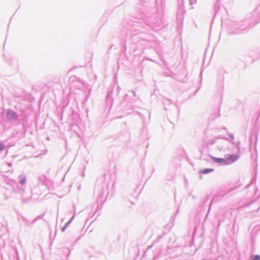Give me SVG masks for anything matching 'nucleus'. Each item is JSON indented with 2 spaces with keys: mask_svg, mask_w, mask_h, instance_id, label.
<instances>
[{
  "mask_svg": "<svg viewBox=\"0 0 260 260\" xmlns=\"http://www.w3.org/2000/svg\"><path fill=\"white\" fill-rule=\"evenodd\" d=\"M211 157L212 160L216 164L227 165L226 161L227 160L225 158H216L213 156H211Z\"/></svg>",
  "mask_w": 260,
  "mask_h": 260,
  "instance_id": "39448f33",
  "label": "nucleus"
},
{
  "mask_svg": "<svg viewBox=\"0 0 260 260\" xmlns=\"http://www.w3.org/2000/svg\"><path fill=\"white\" fill-rule=\"evenodd\" d=\"M252 260H260V256L259 255H254L251 256Z\"/></svg>",
  "mask_w": 260,
  "mask_h": 260,
  "instance_id": "6e6552de",
  "label": "nucleus"
},
{
  "mask_svg": "<svg viewBox=\"0 0 260 260\" xmlns=\"http://www.w3.org/2000/svg\"><path fill=\"white\" fill-rule=\"evenodd\" d=\"M229 137L232 139L233 140L234 137V135L232 134H230L229 135Z\"/></svg>",
  "mask_w": 260,
  "mask_h": 260,
  "instance_id": "dca6fc26",
  "label": "nucleus"
},
{
  "mask_svg": "<svg viewBox=\"0 0 260 260\" xmlns=\"http://www.w3.org/2000/svg\"><path fill=\"white\" fill-rule=\"evenodd\" d=\"M22 219H23L24 221H25L26 222H27L28 221L27 220H26L24 217H22Z\"/></svg>",
  "mask_w": 260,
  "mask_h": 260,
  "instance_id": "aec40b11",
  "label": "nucleus"
},
{
  "mask_svg": "<svg viewBox=\"0 0 260 260\" xmlns=\"http://www.w3.org/2000/svg\"><path fill=\"white\" fill-rule=\"evenodd\" d=\"M128 93L129 94H132L133 96H135V95H136V93L134 90L129 91Z\"/></svg>",
  "mask_w": 260,
  "mask_h": 260,
  "instance_id": "9b49d317",
  "label": "nucleus"
},
{
  "mask_svg": "<svg viewBox=\"0 0 260 260\" xmlns=\"http://www.w3.org/2000/svg\"><path fill=\"white\" fill-rule=\"evenodd\" d=\"M190 5H193L196 3V0H189Z\"/></svg>",
  "mask_w": 260,
  "mask_h": 260,
  "instance_id": "9d476101",
  "label": "nucleus"
},
{
  "mask_svg": "<svg viewBox=\"0 0 260 260\" xmlns=\"http://www.w3.org/2000/svg\"><path fill=\"white\" fill-rule=\"evenodd\" d=\"M3 236H0V243H2L3 244H5V241H4Z\"/></svg>",
  "mask_w": 260,
  "mask_h": 260,
  "instance_id": "f8f14e48",
  "label": "nucleus"
},
{
  "mask_svg": "<svg viewBox=\"0 0 260 260\" xmlns=\"http://www.w3.org/2000/svg\"><path fill=\"white\" fill-rule=\"evenodd\" d=\"M8 166H9V167H11V166H12V163H11V162L9 163V164H8Z\"/></svg>",
  "mask_w": 260,
  "mask_h": 260,
  "instance_id": "6ab92c4d",
  "label": "nucleus"
},
{
  "mask_svg": "<svg viewBox=\"0 0 260 260\" xmlns=\"http://www.w3.org/2000/svg\"><path fill=\"white\" fill-rule=\"evenodd\" d=\"M253 16L252 14H249L245 19L234 23L232 25L234 30L231 31V34H239L247 30L250 27L253 26L257 22L253 18Z\"/></svg>",
  "mask_w": 260,
  "mask_h": 260,
  "instance_id": "f257e3e1",
  "label": "nucleus"
},
{
  "mask_svg": "<svg viewBox=\"0 0 260 260\" xmlns=\"http://www.w3.org/2000/svg\"><path fill=\"white\" fill-rule=\"evenodd\" d=\"M240 143L239 142H238L236 145V146L237 147V148L238 149H239V145H240Z\"/></svg>",
  "mask_w": 260,
  "mask_h": 260,
  "instance_id": "a211bd4d",
  "label": "nucleus"
},
{
  "mask_svg": "<svg viewBox=\"0 0 260 260\" xmlns=\"http://www.w3.org/2000/svg\"><path fill=\"white\" fill-rule=\"evenodd\" d=\"M178 212H179V209H177V210L176 211V213H175V215L174 216H172V218H173V220H174L175 218L176 217V216L177 214H178Z\"/></svg>",
  "mask_w": 260,
  "mask_h": 260,
  "instance_id": "4468645a",
  "label": "nucleus"
},
{
  "mask_svg": "<svg viewBox=\"0 0 260 260\" xmlns=\"http://www.w3.org/2000/svg\"><path fill=\"white\" fill-rule=\"evenodd\" d=\"M224 148V147L223 146H218V149L219 150H222Z\"/></svg>",
  "mask_w": 260,
  "mask_h": 260,
  "instance_id": "f3484780",
  "label": "nucleus"
},
{
  "mask_svg": "<svg viewBox=\"0 0 260 260\" xmlns=\"http://www.w3.org/2000/svg\"><path fill=\"white\" fill-rule=\"evenodd\" d=\"M26 181V176L24 174H21L19 176V181L21 184L20 190H24V185L25 184Z\"/></svg>",
  "mask_w": 260,
  "mask_h": 260,
  "instance_id": "423d86ee",
  "label": "nucleus"
},
{
  "mask_svg": "<svg viewBox=\"0 0 260 260\" xmlns=\"http://www.w3.org/2000/svg\"><path fill=\"white\" fill-rule=\"evenodd\" d=\"M219 139H223L226 140H229V139L228 138L222 137L221 136H219L215 137L213 139H210V140H208L207 141H205L203 145L205 147L208 148L210 146L213 145L214 144H215L217 141V140H218Z\"/></svg>",
  "mask_w": 260,
  "mask_h": 260,
  "instance_id": "f03ea898",
  "label": "nucleus"
},
{
  "mask_svg": "<svg viewBox=\"0 0 260 260\" xmlns=\"http://www.w3.org/2000/svg\"><path fill=\"white\" fill-rule=\"evenodd\" d=\"M74 218V216L72 217V218H71V219L70 220H69L68 222H67L66 224L64 225L65 226H67V228L68 226V225L70 224L71 221H72V219Z\"/></svg>",
  "mask_w": 260,
  "mask_h": 260,
  "instance_id": "ddd939ff",
  "label": "nucleus"
},
{
  "mask_svg": "<svg viewBox=\"0 0 260 260\" xmlns=\"http://www.w3.org/2000/svg\"><path fill=\"white\" fill-rule=\"evenodd\" d=\"M7 117L9 119L14 120L17 119L18 115L15 112L9 110L7 113Z\"/></svg>",
  "mask_w": 260,
  "mask_h": 260,
  "instance_id": "20e7f679",
  "label": "nucleus"
},
{
  "mask_svg": "<svg viewBox=\"0 0 260 260\" xmlns=\"http://www.w3.org/2000/svg\"><path fill=\"white\" fill-rule=\"evenodd\" d=\"M66 229H67V226L64 225V226L62 228V229H61V231H62V232H64V231L66 230Z\"/></svg>",
  "mask_w": 260,
  "mask_h": 260,
  "instance_id": "2eb2a0df",
  "label": "nucleus"
},
{
  "mask_svg": "<svg viewBox=\"0 0 260 260\" xmlns=\"http://www.w3.org/2000/svg\"><path fill=\"white\" fill-rule=\"evenodd\" d=\"M5 148V145L1 142H0V151H3Z\"/></svg>",
  "mask_w": 260,
  "mask_h": 260,
  "instance_id": "1a4fd4ad",
  "label": "nucleus"
},
{
  "mask_svg": "<svg viewBox=\"0 0 260 260\" xmlns=\"http://www.w3.org/2000/svg\"><path fill=\"white\" fill-rule=\"evenodd\" d=\"M214 171L213 169H205L200 171V173L201 174H207Z\"/></svg>",
  "mask_w": 260,
  "mask_h": 260,
  "instance_id": "0eeeda50",
  "label": "nucleus"
},
{
  "mask_svg": "<svg viewBox=\"0 0 260 260\" xmlns=\"http://www.w3.org/2000/svg\"><path fill=\"white\" fill-rule=\"evenodd\" d=\"M239 158V156L235 154H227L225 156V159H226V164L229 165L236 161Z\"/></svg>",
  "mask_w": 260,
  "mask_h": 260,
  "instance_id": "7ed1b4c3",
  "label": "nucleus"
}]
</instances>
